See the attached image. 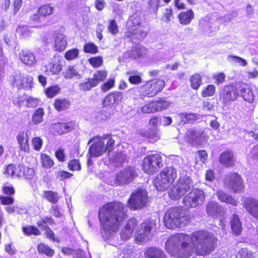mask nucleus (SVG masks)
Here are the masks:
<instances>
[{"mask_svg": "<svg viewBox=\"0 0 258 258\" xmlns=\"http://www.w3.org/2000/svg\"><path fill=\"white\" fill-rule=\"evenodd\" d=\"M164 86L163 80H152L140 87V93L142 96L152 97L161 91Z\"/></svg>", "mask_w": 258, "mask_h": 258, "instance_id": "0eeeda50", "label": "nucleus"}, {"mask_svg": "<svg viewBox=\"0 0 258 258\" xmlns=\"http://www.w3.org/2000/svg\"><path fill=\"white\" fill-rule=\"evenodd\" d=\"M164 174L161 172L157 175L154 181V184L159 190H165L169 187L170 184L173 183Z\"/></svg>", "mask_w": 258, "mask_h": 258, "instance_id": "aec40b11", "label": "nucleus"}, {"mask_svg": "<svg viewBox=\"0 0 258 258\" xmlns=\"http://www.w3.org/2000/svg\"><path fill=\"white\" fill-rule=\"evenodd\" d=\"M154 226V223L151 221H146L143 223L136 233V239L138 241L144 242L151 237V230Z\"/></svg>", "mask_w": 258, "mask_h": 258, "instance_id": "ddd939ff", "label": "nucleus"}, {"mask_svg": "<svg viewBox=\"0 0 258 258\" xmlns=\"http://www.w3.org/2000/svg\"><path fill=\"white\" fill-rule=\"evenodd\" d=\"M2 191L5 195L10 196H12L15 194L14 187L12 185L8 183H6L3 185Z\"/></svg>", "mask_w": 258, "mask_h": 258, "instance_id": "864d4df0", "label": "nucleus"}, {"mask_svg": "<svg viewBox=\"0 0 258 258\" xmlns=\"http://www.w3.org/2000/svg\"><path fill=\"white\" fill-rule=\"evenodd\" d=\"M70 104V101L66 98L56 99L54 103L55 109L59 112L66 110L69 108Z\"/></svg>", "mask_w": 258, "mask_h": 258, "instance_id": "bb28decb", "label": "nucleus"}, {"mask_svg": "<svg viewBox=\"0 0 258 258\" xmlns=\"http://www.w3.org/2000/svg\"><path fill=\"white\" fill-rule=\"evenodd\" d=\"M190 81L192 89L197 90L201 84V76L199 74H195L190 77Z\"/></svg>", "mask_w": 258, "mask_h": 258, "instance_id": "79ce46f5", "label": "nucleus"}, {"mask_svg": "<svg viewBox=\"0 0 258 258\" xmlns=\"http://www.w3.org/2000/svg\"><path fill=\"white\" fill-rule=\"evenodd\" d=\"M37 250L39 253L45 254L48 256H52L54 253L53 249L43 243H40L38 245Z\"/></svg>", "mask_w": 258, "mask_h": 258, "instance_id": "a19ab883", "label": "nucleus"}, {"mask_svg": "<svg viewBox=\"0 0 258 258\" xmlns=\"http://www.w3.org/2000/svg\"><path fill=\"white\" fill-rule=\"evenodd\" d=\"M59 91V88L58 86H53L48 88L45 91V93L48 97L51 98L56 95Z\"/></svg>", "mask_w": 258, "mask_h": 258, "instance_id": "13d9d810", "label": "nucleus"}, {"mask_svg": "<svg viewBox=\"0 0 258 258\" xmlns=\"http://www.w3.org/2000/svg\"><path fill=\"white\" fill-rule=\"evenodd\" d=\"M33 78L31 76L25 77L23 74H16L14 77V85L18 89H29L32 87Z\"/></svg>", "mask_w": 258, "mask_h": 258, "instance_id": "dca6fc26", "label": "nucleus"}, {"mask_svg": "<svg viewBox=\"0 0 258 258\" xmlns=\"http://www.w3.org/2000/svg\"><path fill=\"white\" fill-rule=\"evenodd\" d=\"M18 142L20 145V148L22 151L27 152L29 151V147L28 144V135L27 133L21 132L19 133L17 137Z\"/></svg>", "mask_w": 258, "mask_h": 258, "instance_id": "393cba45", "label": "nucleus"}, {"mask_svg": "<svg viewBox=\"0 0 258 258\" xmlns=\"http://www.w3.org/2000/svg\"><path fill=\"white\" fill-rule=\"evenodd\" d=\"M188 220L186 211L181 207H173L165 213L164 220L168 229L181 227L186 225Z\"/></svg>", "mask_w": 258, "mask_h": 258, "instance_id": "7ed1b4c3", "label": "nucleus"}, {"mask_svg": "<svg viewBox=\"0 0 258 258\" xmlns=\"http://www.w3.org/2000/svg\"><path fill=\"white\" fill-rule=\"evenodd\" d=\"M115 81L114 79H110L104 83L101 87V90L105 92L111 89L114 85Z\"/></svg>", "mask_w": 258, "mask_h": 258, "instance_id": "0e129e2a", "label": "nucleus"}, {"mask_svg": "<svg viewBox=\"0 0 258 258\" xmlns=\"http://www.w3.org/2000/svg\"><path fill=\"white\" fill-rule=\"evenodd\" d=\"M142 112L144 113H150L157 111L154 101L151 102L141 108Z\"/></svg>", "mask_w": 258, "mask_h": 258, "instance_id": "3c124183", "label": "nucleus"}, {"mask_svg": "<svg viewBox=\"0 0 258 258\" xmlns=\"http://www.w3.org/2000/svg\"><path fill=\"white\" fill-rule=\"evenodd\" d=\"M148 202L147 191L143 189H138L133 192L128 201L129 207L134 210L140 209L144 207Z\"/></svg>", "mask_w": 258, "mask_h": 258, "instance_id": "9d476101", "label": "nucleus"}, {"mask_svg": "<svg viewBox=\"0 0 258 258\" xmlns=\"http://www.w3.org/2000/svg\"><path fill=\"white\" fill-rule=\"evenodd\" d=\"M231 227L235 235H239L242 231V224L238 216L234 214L231 220Z\"/></svg>", "mask_w": 258, "mask_h": 258, "instance_id": "c85d7f7f", "label": "nucleus"}, {"mask_svg": "<svg viewBox=\"0 0 258 258\" xmlns=\"http://www.w3.org/2000/svg\"><path fill=\"white\" fill-rule=\"evenodd\" d=\"M62 70V65L59 60L53 61L46 66V70L47 72L53 74H58Z\"/></svg>", "mask_w": 258, "mask_h": 258, "instance_id": "473e14b6", "label": "nucleus"}, {"mask_svg": "<svg viewBox=\"0 0 258 258\" xmlns=\"http://www.w3.org/2000/svg\"><path fill=\"white\" fill-rule=\"evenodd\" d=\"M53 8L50 5H45L42 6L38 10V13L42 16H47L51 14L53 12Z\"/></svg>", "mask_w": 258, "mask_h": 258, "instance_id": "a18cd8bd", "label": "nucleus"}, {"mask_svg": "<svg viewBox=\"0 0 258 258\" xmlns=\"http://www.w3.org/2000/svg\"><path fill=\"white\" fill-rule=\"evenodd\" d=\"M227 186L234 192H240L244 189L243 181L237 173H232L226 179Z\"/></svg>", "mask_w": 258, "mask_h": 258, "instance_id": "f8f14e48", "label": "nucleus"}, {"mask_svg": "<svg viewBox=\"0 0 258 258\" xmlns=\"http://www.w3.org/2000/svg\"><path fill=\"white\" fill-rule=\"evenodd\" d=\"M38 104L39 101L37 99L27 96L26 105L27 107L34 108L36 107Z\"/></svg>", "mask_w": 258, "mask_h": 258, "instance_id": "338daca9", "label": "nucleus"}, {"mask_svg": "<svg viewBox=\"0 0 258 258\" xmlns=\"http://www.w3.org/2000/svg\"><path fill=\"white\" fill-rule=\"evenodd\" d=\"M154 102L155 107L157 108V111L165 109L170 106V103L165 99H161L154 101Z\"/></svg>", "mask_w": 258, "mask_h": 258, "instance_id": "603ef678", "label": "nucleus"}, {"mask_svg": "<svg viewBox=\"0 0 258 258\" xmlns=\"http://www.w3.org/2000/svg\"><path fill=\"white\" fill-rule=\"evenodd\" d=\"M149 131H146L144 135L149 139L151 143L157 141L159 138L160 136L157 129L148 128Z\"/></svg>", "mask_w": 258, "mask_h": 258, "instance_id": "c9c22d12", "label": "nucleus"}, {"mask_svg": "<svg viewBox=\"0 0 258 258\" xmlns=\"http://www.w3.org/2000/svg\"><path fill=\"white\" fill-rule=\"evenodd\" d=\"M228 60L233 64L239 63L242 66H245L247 64L246 61L245 59L235 55H229L228 57Z\"/></svg>", "mask_w": 258, "mask_h": 258, "instance_id": "8fccbe9b", "label": "nucleus"}, {"mask_svg": "<svg viewBox=\"0 0 258 258\" xmlns=\"http://www.w3.org/2000/svg\"><path fill=\"white\" fill-rule=\"evenodd\" d=\"M237 258H253L251 252L247 248H242L239 251Z\"/></svg>", "mask_w": 258, "mask_h": 258, "instance_id": "680f3d73", "label": "nucleus"}, {"mask_svg": "<svg viewBox=\"0 0 258 258\" xmlns=\"http://www.w3.org/2000/svg\"><path fill=\"white\" fill-rule=\"evenodd\" d=\"M147 49L141 46H135L131 50L127 51L124 54L126 58L137 59L143 57L146 54Z\"/></svg>", "mask_w": 258, "mask_h": 258, "instance_id": "6ab92c4d", "label": "nucleus"}, {"mask_svg": "<svg viewBox=\"0 0 258 258\" xmlns=\"http://www.w3.org/2000/svg\"><path fill=\"white\" fill-rule=\"evenodd\" d=\"M114 140L107 135L105 137L94 143L89 148V152L93 157H98L105 152H111L114 147Z\"/></svg>", "mask_w": 258, "mask_h": 258, "instance_id": "423d86ee", "label": "nucleus"}, {"mask_svg": "<svg viewBox=\"0 0 258 258\" xmlns=\"http://www.w3.org/2000/svg\"><path fill=\"white\" fill-rule=\"evenodd\" d=\"M125 211V207L119 202L106 204L100 210V233L104 240L109 238L118 229L120 222L127 216Z\"/></svg>", "mask_w": 258, "mask_h": 258, "instance_id": "f03ea898", "label": "nucleus"}, {"mask_svg": "<svg viewBox=\"0 0 258 258\" xmlns=\"http://www.w3.org/2000/svg\"><path fill=\"white\" fill-rule=\"evenodd\" d=\"M216 195L218 199L222 202H224L233 206L237 205L236 201L232 196L228 195L223 190H218Z\"/></svg>", "mask_w": 258, "mask_h": 258, "instance_id": "a878e982", "label": "nucleus"}, {"mask_svg": "<svg viewBox=\"0 0 258 258\" xmlns=\"http://www.w3.org/2000/svg\"><path fill=\"white\" fill-rule=\"evenodd\" d=\"M41 163L42 166L46 168H50L53 165V161L49 156L46 154H41Z\"/></svg>", "mask_w": 258, "mask_h": 258, "instance_id": "49530a36", "label": "nucleus"}, {"mask_svg": "<svg viewBox=\"0 0 258 258\" xmlns=\"http://www.w3.org/2000/svg\"><path fill=\"white\" fill-rule=\"evenodd\" d=\"M84 51L86 53H96L98 51L97 46L92 42L86 43L84 46Z\"/></svg>", "mask_w": 258, "mask_h": 258, "instance_id": "09e8293b", "label": "nucleus"}, {"mask_svg": "<svg viewBox=\"0 0 258 258\" xmlns=\"http://www.w3.org/2000/svg\"><path fill=\"white\" fill-rule=\"evenodd\" d=\"M108 30L112 35H115L118 33V26L114 20L110 21L109 25L108 26Z\"/></svg>", "mask_w": 258, "mask_h": 258, "instance_id": "052dcab7", "label": "nucleus"}, {"mask_svg": "<svg viewBox=\"0 0 258 258\" xmlns=\"http://www.w3.org/2000/svg\"><path fill=\"white\" fill-rule=\"evenodd\" d=\"M200 27L202 30V32L208 36L213 35V30H211V23L207 20H202L200 22Z\"/></svg>", "mask_w": 258, "mask_h": 258, "instance_id": "f704fd0d", "label": "nucleus"}, {"mask_svg": "<svg viewBox=\"0 0 258 258\" xmlns=\"http://www.w3.org/2000/svg\"><path fill=\"white\" fill-rule=\"evenodd\" d=\"M123 99L122 92L113 91L108 94L102 101L104 107L112 108L118 104Z\"/></svg>", "mask_w": 258, "mask_h": 258, "instance_id": "2eb2a0df", "label": "nucleus"}, {"mask_svg": "<svg viewBox=\"0 0 258 258\" xmlns=\"http://www.w3.org/2000/svg\"><path fill=\"white\" fill-rule=\"evenodd\" d=\"M19 57L24 64L28 66L32 67L36 62L33 53L28 50H22L19 54Z\"/></svg>", "mask_w": 258, "mask_h": 258, "instance_id": "4be33fe9", "label": "nucleus"}, {"mask_svg": "<svg viewBox=\"0 0 258 258\" xmlns=\"http://www.w3.org/2000/svg\"><path fill=\"white\" fill-rule=\"evenodd\" d=\"M215 92V87L213 85H208L205 90L202 92V95L203 97L212 96L214 95Z\"/></svg>", "mask_w": 258, "mask_h": 258, "instance_id": "6e6d98bb", "label": "nucleus"}, {"mask_svg": "<svg viewBox=\"0 0 258 258\" xmlns=\"http://www.w3.org/2000/svg\"><path fill=\"white\" fill-rule=\"evenodd\" d=\"M217 238L206 231H198L188 234L178 233L167 240L165 248L167 252L178 258H186L195 252L197 255H206L212 252L216 245Z\"/></svg>", "mask_w": 258, "mask_h": 258, "instance_id": "f257e3e1", "label": "nucleus"}, {"mask_svg": "<svg viewBox=\"0 0 258 258\" xmlns=\"http://www.w3.org/2000/svg\"><path fill=\"white\" fill-rule=\"evenodd\" d=\"M160 0H149L148 9L151 12H156L158 9Z\"/></svg>", "mask_w": 258, "mask_h": 258, "instance_id": "5fc2aeb1", "label": "nucleus"}, {"mask_svg": "<svg viewBox=\"0 0 258 258\" xmlns=\"http://www.w3.org/2000/svg\"><path fill=\"white\" fill-rule=\"evenodd\" d=\"M138 172L135 167L128 166L117 173L115 177V183L119 185L129 184L137 176Z\"/></svg>", "mask_w": 258, "mask_h": 258, "instance_id": "9b49d317", "label": "nucleus"}, {"mask_svg": "<svg viewBox=\"0 0 258 258\" xmlns=\"http://www.w3.org/2000/svg\"><path fill=\"white\" fill-rule=\"evenodd\" d=\"M161 172L164 173V175L172 182L177 177L176 169L173 166L167 167Z\"/></svg>", "mask_w": 258, "mask_h": 258, "instance_id": "e433bc0d", "label": "nucleus"}, {"mask_svg": "<svg viewBox=\"0 0 258 258\" xmlns=\"http://www.w3.org/2000/svg\"><path fill=\"white\" fill-rule=\"evenodd\" d=\"M23 231L27 235H31L32 234L39 235L40 234L39 229L36 227L33 226L23 227Z\"/></svg>", "mask_w": 258, "mask_h": 258, "instance_id": "de8ad7c7", "label": "nucleus"}, {"mask_svg": "<svg viewBox=\"0 0 258 258\" xmlns=\"http://www.w3.org/2000/svg\"><path fill=\"white\" fill-rule=\"evenodd\" d=\"M79 50L77 48L72 49L67 51L65 53V58L67 60H72L78 57Z\"/></svg>", "mask_w": 258, "mask_h": 258, "instance_id": "4d7b16f0", "label": "nucleus"}, {"mask_svg": "<svg viewBox=\"0 0 258 258\" xmlns=\"http://www.w3.org/2000/svg\"><path fill=\"white\" fill-rule=\"evenodd\" d=\"M239 95L238 89L233 85L224 87L221 94V99L224 104H228L235 100Z\"/></svg>", "mask_w": 258, "mask_h": 258, "instance_id": "4468645a", "label": "nucleus"}, {"mask_svg": "<svg viewBox=\"0 0 258 258\" xmlns=\"http://www.w3.org/2000/svg\"><path fill=\"white\" fill-rule=\"evenodd\" d=\"M249 159L258 160V145L254 146L248 154Z\"/></svg>", "mask_w": 258, "mask_h": 258, "instance_id": "774afa93", "label": "nucleus"}, {"mask_svg": "<svg viewBox=\"0 0 258 258\" xmlns=\"http://www.w3.org/2000/svg\"><path fill=\"white\" fill-rule=\"evenodd\" d=\"M173 18V13L171 9H166L164 13V16L162 19L166 23H168Z\"/></svg>", "mask_w": 258, "mask_h": 258, "instance_id": "69168bd1", "label": "nucleus"}, {"mask_svg": "<svg viewBox=\"0 0 258 258\" xmlns=\"http://www.w3.org/2000/svg\"><path fill=\"white\" fill-rule=\"evenodd\" d=\"M192 144L194 145H202L207 140L204 132H195L191 138Z\"/></svg>", "mask_w": 258, "mask_h": 258, "instance_id": "2f4dec72", "label": "nucleus"}, {"mask_svg": "<svg viewBox=\"0 0 258 258\" xmlns=\"http://www.w3.org/2000/svg\"><path fill=\"white\" fill-rule=\"evenodd\" d=\"M95 85V82L92 81V78H89L87 82L79 84V88L81 91H87L96 87Z\"/></svg>", "mask_w": 258, "mask_h": 258, "instance_id": "c03bdc74", "label": "nucleus"}, {"mask_svg": "<svg viewBox=\"0 0 258 258\" xmlns=\"http://www.w3.org/2000/svg\"><path fill=\"white\" fill-rule=\"evenodd\" d=\"M57 127L60 129L61 133H66L74 129L77 126L75 121L71 120L68 122H59L56 125Z\"/></svg>", "mask_w": 258, "mask_h": 258, "instance_id": "7c9ffc66", "label": "nucleus"}, {"mask_svg": "<svg viewBox=\"0 0 258 258\" xmlns=\"http://www.w3.org/2000/svg\"><path fill=\"white\" fill-rule=\"evenodd\" d=\"M144 254L149 258H166L165 253L161 249L156 247L148 248Z\"/></svg>", "mask_w": 258, "mask_h": 258, "instance_id": "b1692460", "label": "nucleus"}, {"mask_svg": "<svg viewBox=\"0 0 258 258\" xmlns=\"http://www.w3.org/2000/svg\"><path fill=\"white\" fill-rule=\"evenodd\" d=\"M161 156L158 154H151L146 156L143 161V169L149 174H153L158 171L163 165Z\"/></svg>", "mask_w": 258, "mask_h": 258, "instance_id": "1a4fd4ad", "label": "nucleus"}, {"mask_svg": "<svg viewBox=\"0 0 258 258\" xmlns=\"http://www.w3.org/2000/svg\"><path fill=\"white\" fill-rule=\"evenodd\" d=\"M205 198V195L203 190L194 188L184 197L183 202L184 206L187 207L196 208L204 203Z\"/></svg>", "mask_w": 258, "mask_h": 258, "instance_id": "6e6552de", "label": "nucleus"}, {"mask_svg": "<svg viewBox=\"0 0 258 258\" xmlns=\"http://www.w3.org/2000/svg\"><path fill=\"white\" fill-rule=\"evenodd\" d=\"M63 74L66 79H72L75 77H76L77 79H80L81 77L78 72L73 66H69Z\"/></svg>", "mask_w": 258, "mask_h": 258, "instance_id": "ea45409f", "label": "nucleus"}, {"mask_svg": "<svg viewBox=\"0 0 258 258\" xmlns=\"http://www.w3.org/2000/svg\"><path fill=\"white\" fill-rule=\"evenodd\" d=\"M69 168L71 170H80L81 165L78 160L74 159L70 161L68 164Z\"/></svg>", "mask_w": 258, "mask_h": 258, "instance_id": "e2e57ef3", "label": "nucleus"}, {"mask_svg": "<svg viewBox=\"0 0 258 258\" xmlns=\"http://www.w3.org/2000/svg\"><path fill=\"white\" fill-rule=\"evenodd\" d=\"M194 186L190 177L182 173L175 186L171 188L169 196L172 200H177L186 194Z\"/></svg>", "mask_w": 258, "mask_h": 258, "instance_id": "39448f33", "label": "nucleus"}, {"mask_svg": "<svg viewBox=\"0 0 258 258\" xmlns=\"http://www.w3.org/2000/svg\"><path fill=\"white\" fill-rule=\"evenodd\" d=\"M240 95L244 100L252 102L254 100V95L253 92L249 88H242L240 90Z\"/></svg>", "mask_w": 258, "mask_h": 258, "instance_id": "58836bf2", "label": "nucleus"}, {"mask_svg": "<svg viewBox=\"0 0 258 258\" xmlns=\"http://www.w3.org/2000/svg\"><path fill=\"white\" fill-rule=\"evenodd\" d=\"M219 161L227 167L233 166L235 163L233 153L231 151L223 152L220 155Z\"/></svg>", "mask_w": 258, "mask_h": 258, "instance_id": "5701e85b", "label": "nucleus"}, {"mask_svg": "<svg viewBox=\"0 0 258 258\" xmlns=\"http://www.w3.org/2000/svg\"><path fill=\"white\" fill-rule=\"evenodd\" d=\"M107 73L105 71H98L96 73L94 74L93 78H92V81L95 82L97 86L100 82H103L105 80L107 77Z\"/></svg>", "mask_w": 258, "mask_h": 258, "instance_id": "4c0bfd02", "label": "nucleus"}, {"mask_svg": "<svg viewBox=\"0 0 258 258\" xmlns=\"http://www.w3.org/2000/svg\"><path fill=\"white\" fill-rule=\"evenodd\" d=\"M52 35L54 39V46L56 50L57 51L63 50L67 45L66 36L59 33H53Z\"/></svg>", "mask_w": 258, "mask_h": 258, "instance_id": "412c9836", "label": "nucleus"}, {"mask_svg": "<svg viewBox=\"0 0 258 258\" xmlns=\"http://www.w3.org/2000/svg\"><path fill=\"white\" fill-rule=\"evenodd\" d=\"M128 76V81L133 84H138L142 82L141 74L137 71L132 70L126 73Z\"/></svg>", "mask_w": 258, "mask_h": 258, "instance_id": "72a5a7b5", "label": "nucleus"}, {"mask_svg": "<svg viewBox=\"0 0 258 258\" xmlns=\"http://www.w3.org/2000/svg\"><path fill=\"white\" fill-rule=\"evenodd\" d=\"M178 18L180 24L187 25L194 18V13L191 10L186 12H182L178 15Z\"/></svg>", "mask_w": 258, "mask_h": 258, "instance_id": "cd10ccee", "label": "nucleus"}, {"mask_svg": "<svg viewBox=\"0 0 258 258\" xmlns=\"http://www.w3.org/2000/svg\"><path fill=\"white\" fill-rule=\"evenodd\" d=\"M44 114V111L42 108L39 107L35 110L31 118V121L33 124L37 125L42 123L43 121Z\"/></svg>", "mask_w": 258, "mask_h": 258, "instance_id": "c756f323", "label": "nucleus"}, {"mask_svg": "<svg viewBox=\"0 0 258 258\" xmlns=\"http://www.w3.org/2000/svg\"><path fill=\"white\" fill-rule=\"evenodd\" d=\"M44 197L47 201L53 204L56 203L58 201L57 193L52 191H44Z\"/></svg>", "mask_w": 258, "mask_h": 258, "instance_id": "37998d69", "label": "nucleus"}, {"mask_svg": "<svg viewBox=\"0 0 258 258\" xmlns=\"http://www.w3.org/2000/svg\"><path fill=\"white\" fill-rule=\"evenodd\" d=\"M141 24V19L137 14L130 16L127 22L128 31L125 33L124 37L129 38L134 43L143 39L147 35L146 32L139 27Z\"/></svg>", "mask_w": 258, "mask_h": 258, "instance_id": "20e7f679", "label": "nucleus"}, {"mask_svg": "<svg viewBox=\"0 0 258 258\" xmlns=\"http://www.w3.org/2000/svg\"><path fill=\"white\" fill-rule=\"evenodd\" d=\"M206 212L208 215L212 217L221 216L224 214L223 208L218 203L215 202H209L206 208Z\"/></svg>", "mask_w": 258, "mask_h": 258, "instance_id": "a211bd4d", "label": "nucleus"}, {"mask_svg": "<svg viewBox=\"0 0 258 258\" xmlns=\"http://www.w3.org/2000/svg\"><path fill=\"white\" fill-rule=\"evenodd\" d=\"M244 207L252 216L258 219V200L247 198L243 201Z\"/></svg>", "mask_w": 258, "mask_h": 258, "instance_id": "f3484780", "label": "nucleus"}, {"mask_svg": "<svg viewBox=\"0 0 258 258\" xmlns=\"http://www.w3.org/2000/svg\"><path fill=\"white\" fill-rule=\"evenodd\" d=\"M14 201L12 196H0V203L3 205H11L13 204Z\"/></svg>", "mask_w": 258, "mask_h": 258, "instance_id": "bf43d9fd", "label": "nucleus"}]
</instances>
